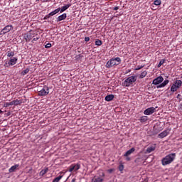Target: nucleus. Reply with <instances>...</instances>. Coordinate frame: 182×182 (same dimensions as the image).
<instances>
[{
  "instance_id": "obj_19",
  "label": "nucleus",
  "mask_w": 182,
  "mask_h": 182,
  "mask_svg": "<svg viewBox=\"0 0 182 182\" xmlns=\"http://www.w3.org/2000/svg\"><path fill=\"white\" fill-rule=\"evenodd\" d=\"M18 167H19V165H14L13 166H11L9 169V173H14L15 171V170H16V168H18Z\"/></svg>"
},
{
  "instance_id": "obj_22",
  "label": "nucleus",
  "mask_w": 182,
  "mask_h": 182,
  "mask_svg": "<svg viewBox=\"0 0 182 182\" xmlns=\"http://www.w3.org/2000/svg\"><path fill=\"white\" fill-rule=\"evenodd\" d=\"M58 12H60V8H58V9L54 10L53 11L50 12L49 14L51 16H53V15H56V14H58Z\"/></svg>"
},
{
  "instance_id": "obj_26",
  "label": "nucleus",
  "mask_w": 182,
  "mask_h": 182,
  "mask_svg": "<svg viewBox=\"0 0 182 182\" xmlns=\"http://www.w3.org/2000/svg\"><path fill=\"white\" fill-rule=\"evenodd\" d=\"M165 62H166V59H162V60H161L160 61H159V65H158V68H161V66H162V65H164V63H165Z\"/></svg>"
},
{
  "instance_id": "obj_34",
  "label": "nucleus",
  "mask_w": 182,
  "mask_h": 182,
  "mask_svg": "<svg viewBox=\"0 0 182 182\" xmlns=\"http://www.w3.org/2000/svg\"><path fill=\"white\" fill-rule=\"evenodd\" d=\"M45 48H46L47 49H48L49 48H52V44L48 43L45 46Z\"/></svg>"
},
{
  "instance_id": "obj_13",
  "label": "nucleus",
  "mask_w": 182,
  "mask_h": 182,
  "mask_svg": "<svg viewBox=\"0 0 182 182\" xmlns=\"http://www.w3.org/2000/svg\"><path fill=\"white\" fill-rule=\"evenodd\" d=\"M134 151H136V149H134V147H132L124 154V157H129V156H130V154H132V153H134Z\"/></svg>"
},
{
  "instance_id": "obj_37",
  "label": "nucleus",
  "mask_w": 182,
  "mask_h": 182,
  "mask_svg": "<svg viewBox=\"0 0 182 182\" xmlns=\"http://www.w3.org/2000/svg\"><path fill=\"white\" fill-rule=\"evenodd\" d=\"M9 105H10V106H14V105H15V101L13 100V101H11V102H9Z\"/></svg>"
},
{
  "instance_id": "obj_45",
  "label": "nucleus",
  "mask_w": 182,
  "mask_h": 182,
  "mask_svg": "<svg viewBox=\"0 0 182 182\" xmlns=\"http://www.w3.org/2000/svg\"><path fill=\"white\" fill-rule=\"evenodd\" d=\"M1 113H4V111H2V110H0V114H1Z\"/></svg>"
},
{
  "instance_id": "obj_8",
  "label": "nucleus",
  "mask_w": 182,
  "mask_h": 182,
  "mask_svg": "<svg viewBox=\"0 0 182 182\" xmlns=\"http://www.w3.org/2000/svg\"><path fill=\"white\" fill-rule=\"evenodd\" d=\"M18 62V58L16 57H14L11 59L8 63H5L4 66L5 68H8L9 66H14V65H16V63Z\"/></svg>"
},
{
  "instance_id": "obj_28",
  "label": "nucleus",
  "mask_w": 182,
  "mask_h": 182,
  "mask_svg": "<svg viewBox=\"0 0 182 182\" xmlns=\"http://www.w3.org/2000/svg\"><path fill=\"white\" fill-rule=\"evenodd\" d=\"M102 41L97 39L95 41V45L96 46H102Z\"/></svg>"
},
{
  "instance_id": "obj_17",
  "label": "nucleus",
  "mask_w": 182,
  "mask_h": 182,
  "mask_svg": "<svg viewBox=\"0 0 182 182\" xmlns=\"http://www.w3.org/2000/svg\"><path fill=\"white\" fill-rule=\"evenodd\" d=\"M48 171H49V168H46L45 169H43L40 171L39 173V176L41 177H43L44 174H46V173H48Z\"/></svg>"
},
{
  "instance_id": "obj_36",
  "label": "nucleus",
  "mask_w": 182,
  "mask_h": 182,
  "mask_svg": "<svg viewBox=\"0 0 182 182\" xmlns=\"http://www.w3.org/2000/svg\"><path fill=\"white\" fill-rule=\"evenodd\" d=\"M9 106H10L9 102H5V103L4 104V107H9Z\"/></svg>"
},
{
  "instance_id": "obj_33",
  "label": "nucleus",
  "mask_w": 182,
  "mask_h": 182,
  "mask_svg": "<svg viewBox=\"0 0 182 182\" xmlns=\"http://www.w3.org/2000/svg\"><path fill=\"white\" fill-rule=\"evenodd\" d=\"M144 68V65H138L134 70H140V69H143Z\"/></svg>"
},
{
  "instance_id": "obj_23",
  "label": "nucleus",
  "mask_w": 182,
  "mask_h": 182,
  "mask_svg": "<svg viewBox=\"0 0 182 182\" xmlns=\"http://www.w3.org/2000/svg\"><path fill=\"white\" fill-rule=\"evenodd\" d=\"M146 76H147V71H144L139 75V79H144Z\"/></svg>"
},
{
  "instance_id": "obj_9",
  "label": "nucleus",
  "mask_w": 182,
  "mask_h": 182,
  "mask_svg": "<svg viewBox=\"0 0 182 182\" xmlns=\"http://www.w3.org/2000/svg\"><path fill=\"white\" fill-rule=\"evenodd\" d=\"M80 168V164H73L69 166L68 171L72 173V171H77Z\"/></svg>"
},
{
  "instance_id": "obj_27",
  "label": "nucleus",
  "mask_w": 182,
  "mask_h": 182,
  "mask_svg": "<svg viewBox=\"0 0 182 182\" xmlns=\"http://www.w3.org/2000/svg\"><path fill=\"white\" fill-rule=\"evenodd\" d=\"M154 5L159 6V5H161V0H155L154 1Z\"/></svg>"
},
{
  "instance_id": "obj_21",
  "label": "nucleus",
  "mask_w": 182,
  "mask_h": 182,
  "mask_svg": "<svg viewBox=\"0 0 182 182\" xmlns=\"http://www.w3.org/2000/svg\"><path fill=\"white\" fill-rule=\"evenodd\" d=\"M139 120H140L141 123H144V122H147V120H149V117H147V116H142L140 118Z\"/></svg>"
},
{
  "instance_id": "obj_47",
  "label": "nucleus",
  "mask_w": 182,
  "mask_h": 182,
  "mask_svg": "<svg viewBox=\"0 0 182 182\" xmlns=\"http://www.w3.org/2000/svg\"><path fill=\"white\" fill-rule=\"evenodd\" d=\"M10 113L9 112L8 116H9Z\"/></svg>"
},
{
  "instance_id": "obj_24",
  "label": "nucleus",
  "mask_w": 182,
  "mask_h": 182,
  "mask_svg": "<svg viewBox=\"0 0 182 182\" xmlns=\"http://www.w3.org/2000/svg\"><path fill=\"white\" fill-rule=\"evenodd\" d=\"M62 177H63V176H59L56 178H55L52 182H59L60 181V180H62Z\"/></svg>"
},
{
  "instance_id": "obj_14",
  "label": "nucleus",
  "mask_w": 182,
  "mask_h": 182,
  "mask_svg": "<svg viewBox=\"0 0 182 182\" xmlns=\"http://www.w3.org/2000/svg\"><path fill=\"white\" fill-rule=\"evenodd\" d=\"M173 85L180 89L181 86H182V81L180 80H176L174 81Z\"/></svg>"
},
{
  "instance_id": "obj_25",
  "label": "nucleus",
  "mask_w": 182,
  "mask_h": 182,
  "mask_svg": "<svg viewBox=\"0 0 182 182\" xmlns=\"http://www.w3.org/2000/svg\"><path fill=\"white\" fill-rule=\"evenodd\" d=\"M18 105H22V100H14V105L18 106Z\"/></svg>"
},
{
  "instance_id": "obj_32",
  "label": "nucleus",
  "mask_w": 182,
  "mask_h": 182,
  "mask_svg": "<svg viewBox=\"0 0 182 182\" xmlns=\"http://www.w3.org/2000/svg\"><path fill=\"white\" fill-rule=\"evenodd\" d=\"M119 171H123V170H124V166H123V164H120L118 167Z\"/></svg>"
},
{
  "instance_id": "obj_3",
  "label": "nucleus",
  "mask_w": 182,
  "mask_h": 182,
  "mask_svg": "<svg viewBox=\"0 0 182 182\" xmlns=\"http://www.w3.org/2000/svg\"><path fill=\"white\" fill-rule=\"evenodd\" d=\"M122 63V59L119 57L112 58L108 60L105 65V67L107 68H113V66H117Z\"/></svg>"
},
{
  "instance_id": "obj_42",
  "label": "nucleus",
  "mask_w": 182,
  "mask_h": 182,
  "mask_svg": "<svg viewBox=\"0 0 182 182\" xmlns=\"http://www.w3.org/2000/svg\"><path fill=\"white\" fill-rule=\"evenodd\" d=\"M181 97V95L178 94V95H177L176 98H177V99H180V97Z\"/></svg>"
},
{
  "instance_id": "obj_20",
  "label": "nucleus",
  "mask_w": 182,
  "mask_h": 182,
  "mask_svg": "<svg viewBox=\"0 0 182 182\" xmlns=\"http://www.w3.org/2000/svg\"><path fill=\"white\" fill-rule=\"evenodd\" d=\"M178 90V88L176 85H172L171 87V95H173L174 92H177Z\"/></svg>"
},
{
  "instance_id": "obj_7",
  "label": "nucleus",
  "mask_w": 182,
  "mask_h": 182,
  "mask_svg": "<svg viewBox=\"0 0 182 182\" xmlns=\"http://www.w3.org/2000/svg\"><path fill=\"white\" fill-rule=\"evenodd\" d=\"M49 95V87L44 85L43 89L38 92V96H48Z\"/></svg>"
},
{
  "instance_id": "obj_5",
  "label": "nucleus",
  "mask_w": 182,
  "mask_h": 182,
  "mask_svg": "<svg viewBox=\"0 0 182 182\" xmlns=\"http://www.w3.org/2000/svg\"><path fill=\"white\" fill-rule=\"evenodd\" d=\"M105 181V173H102L101 175L95 176L91 182H103Z\"/></svg>"
},
{
  "instance_id": "obj_12",
  "label": "nucleus",
  "mask_w": 182,
  "mask_h": 182,
  "mask_svg": "<svg viewBox=\"0 0 182 182\" xmlns=\"http://www.w3.org/2000/svg\"><path fill=\"white\" fill-rule=\"evenodd\" d=\"M170 134V131L169 130H164L161 133L159 134V139H164V137H167Z\"/></svg>"
},
{
  "instance_id": "obj_2",
  "label": "nucleus",
  "mask_w": 182,
  "mask_h": 182,
  "mask_svg": "<svg viewBox=\"0 0 182 182\" xmlns=\"http://www.w3.org/2000/svg\"><path fill=\"white\" fill-rule=\"evenodd\" d=\"M176 159V154H169L166 155L164 158L162 159L161 163L162 166H167L168 164H171L173 161Z\"/></svg>"
},
{
  "instance_id": "obj_38",
  "label": "nucleus",
  "mask_w": 182,
  "mask_h": 182,
  "mask_svg": "<svg viewBox=\"0 0 182 182\" xmlns=\"http://www.w3.org/2000/svg\"><path fill=\"white\" fill-rule=\"evenodd\" d=\"M89 41H90V38H89V37H85V42H89Z\"/></svg>"
},
{
  "instance_id": "obj_4",
  "label": "nucleus",
  "mask_w": 182,
  "mask_h": 182,
  "mask_svg": "<svg viewBox=\"0 0 182 182\" xmlns=\"http://www.w3.org/2000/svg\"><path fill=\"white\" fill-rule=\"evenodd\" d=\"M137 80V77L136 76H130L125 79V80L123 82V86H125L126 87H130V86H133V83Z\"/></svg>"
},
{
  "instance_id": "obj_11",
  "label": "nucleus",
  "mask_w": 182,
  "mask_h": 182,
  "mask_svg": "<svg viewBox=\"0 0 182 182\" xmlns=\"http://www.w3.org/2000/svg\"><path fill=\"white\" fill-rule=\"evenodd\" d=\"M156 112V109L154 107H149L146 109L144 111V114H146V116H150V114H153Z\"/></svg>"
},
{
  "instance_id": "obj_30",
  "label": "nucleus",
  "mask_w": 182,
  "mask_h": 182,
  "mask_svg": "<svg viewBox=\"0 0 182 182\" xmlns=\"http://www.w3.org/2000/svg\"><path fill=\"white\" fill-rule=\"evenodd\" d=\"M21 73L23 75H28V73H29V68H26V70H23Z\"/></svg>"
},
{
  "instance_id": "obj_6",
  "label": "nucleus",
  "mask_w": 182,
  "mask_h": 182,
  "mask_svg": "<svg viewBox=\"0 0 182 182\" xmlns=\"http://www.w3.org/2000/svg\"><path fill=\"white\" fill-rule=\"evenodd\" d=\"M36 35L38 34L35 33V31H31L29 33L24 35V39L26 42H29V41L32 40L33 38H35Z\"/></svg>"
},
{
  "instance_id": "obj_10",
  "label": "nucleus",
  "mask_w": 182,
  "mask_h": 182,
  "mask_svg": "<svg viewBox=\"0 0 182 182\" xmlns=\"http://www.w3.org/2000/svg\"><path fill=\"white\" fill-rule=\"evenodd\" d=\"M12 29V26L8 25L5 26L0 32V35H5V33H8V32H11Z\"/></svg>"
},
{
  "instance_id": "obj_46",
  "label": "nucleus",
  "mask_w": 182,
  "mask_h": 182,
  "mask_svg": "<svg viewBox=\"0 0 182 182\" xmlns=\"http://www.w3.org/2000/svg\"><path fill=\"white\" fill-rule=\"evenodd\" d=\"M38 1H39V0H36V2H38Z\"/></svg>"
},
{
  "instance_id": "obj_1",
  "label": "nucleus",
  "mask_w": 182,
  "mask_h": 182,
  "mask_svg": "<svg viewBox=\"0 0 182 182\" xmlns=\"http://www.w3.org/2000/svg\"><path fill=\"white\" fill-rule=\"evenodd\" d=\"M162 76H159L153 80L152 85L156 86V89H161V87H166L170 82V80H166ZM164 81V82H163Z\"/></svg>"
},
{
  "instance_id": "obj_29",
  "label": "nucleus",
  "mask_w": 182,
  "mask_h": 182,
  "mask_svg": "<svg viewBox=\"0 0 182 182\" xmlns=\"http://www.w3.org/2000/svg\"><path fill=\"white\" fill-rule=\"evenodd\" d=\"M7 56L8 58H11V56H15V53L14 51L7 52Z\"/></svg>"
},
{
  "instance_id": "obj_35",
  "label": "nucleus",
  "mask_w": 182,
  "mask_h": 182,
  "mask_svg": "<svg viewBox=\"0 0 182 182\" xmlns=\"http://www.w3.org/2000/svg\"><path fill=\"white\" fill-rule=\"evenodd\" d=\"M50 14H48L46 16H45V17L43 18V20L44 21H46V19H49V18H50Z\"/></svg>"
},
{
  "instance_id": "obj_41",
  "label": "nucleus",
  "mask_w": 182,
  "mask_h": 182,
  "mask_svg": "<svg viewBox=\"0 0 182 182\" xmlns=\"http://www.w3.org/2000/svg\"><path fill=\"white\" fill-rule=\"evenodd\" d=\"M126 160H127V161H130L131 159H130V157L127 156Z\"/></svg>"
},
{
  "instance_id": "obj_18",
  "label": "nucleus",
  "mask_w": 182,
  "mask_h": 182,
  "mask_svg": "<svg viewBox=\"0 0 182 182\" xmlns=\"http://www.w3.org/2000/svg\"><path fill=\"white\" fill-rule=\"evenodd\" d=\"M106 102H112L113 99H114V95H109L105 97Z\"/></svg>"
},
{
  "instance_id": "obj_43",
  "label": "nucleus",
  "mask_w": 182,
  "mask_h": 182,
  "mask_svg": "<svg viewBox=\"0 0 182 182\" xmlns=\"http://www.w3.org/2000/svg\"><path fill=\"white\" fill-rule=\"evenodd\" d=\"M119 9V7L118 6H116L114 8V11H117Z\"/></svg>"
},
{
  "instance_id": "obj_44",
  "label": "nucleus",
  "mask_w": 182,
  "mask_h": 182,
  "mask_svg": "<svg viewBox=\"0 0 182 182\" xmlns=\"http://www.w3.org/2000/svg\"><path fill=\"white\" fill-rule=\"evenodd\" d=\"M71 182H76V178H73Z\"/></svg>"
},
{
  "instance_id": "obj_16",
  "label": "nucleus",
  "mask_w": 182,
  "mask_h": 182,
  "mask_svg": "<svg viewBox=\"0 0 182 182\" xmlns=\"http://www.w3.org/2000/svg\"><path fill=\"white\" fill-rule=\"evenodd\" d=\"M70 6H72L71 4H66L65 6H63L61 9H60V13L62 12H65V11H66V9H69V8H70Z\"/></svg>"
},
{
  "instance_id": "obj_40",
  "label": "nucleus",
  "mask_w": 182,
  "mask_h": 182,
  "mask_svg": "<svg viewBox=\"0 0 182 182\" xmlns=\"http://www.w3.org/2000/svg\"><path fill=\"white\" fill-rule=\"evenodd\" d=\"M38 39H39V37H36V38H34L33 39V41H32L33 43V41H38Z\"/></svg>"
},
{
  "instance_id": "obj_39",
  "label": "nucleus",
  "mask_w": 182,
  "mask_h": 182,
  "mask_svg": "<svg viewBox=\"0 0 182 182\" xmlns=\"http://www.w3.org/2000/svg\"><path fill=\"white\" fill-rule=\"evenodd\" d=\"M113 171H114V169L113 168L108 169V173H113Z\"/></svg>"
},
{
  "instance_id": "obj_15",
  "label": "nucleus",
  "mask_w": 182,
  "mask_h": 182,
  "mask_svg": "<svg viewBox=\"0 0 182 182\" xmlns=\"http://www.w3.org/2000/svg\"><path fill=\"white\" fill-rule=\"evenodd\" d=\"M67 15L66 14H63L60 16H59L58 18H57V22H60V21H65V19L67 18Z\"/></svg>"
},
{
  "instance_id": "obj_31",
  "label": "nucleus",
  "mask_w": 182,
  "mask_h": 182,
  "mask_svg": "<svg viewBox=\"0 0 182 182\" xmlns=\"http://www.w3.org/2000/svg\"><path fill=\"white\" fill-rule=\"evenodd\" d=\"M147 153H151V151H154V148L153 147H148L146 149Z\"/></svg>"
}]
</instances>
